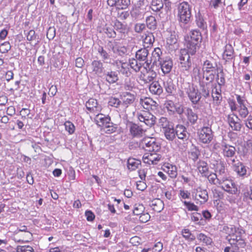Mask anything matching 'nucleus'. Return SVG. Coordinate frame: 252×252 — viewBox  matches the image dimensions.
<instances>
[{
	"label": "nucleus",
	"instance_id": "43",
	"mask_svg": "<svg viewBox=\"0 0 252 252\" xmlns=\"http://www.w3.org/2000/svg\"><path fill=\"white\" fill-rule=\"evenodd\" d=\"M108 105L116 108L121 107L120 108H122V101L118 98L113 97L110 98Z\"/></svg>",
	"mask_w": 252,
	"mask_h": 252
},
{
	"label": "nucleus",
	"instance_id": "34",
	"mask_svg": "<svg viewBox=\"0 0 252 252\" xmlns=\"http://www.w3.org/2000/svg\"><path fill=\"white\" fill-rule=\"evenodd\" d=\"M195 197L197 200L198 198L201 199L200 201L201 203H204L206 202L208 200V194L207 190L202 189H198L196 190Z\"/></svg>",
	"mask_w": 252,
	"mask_h": 252
},
{
	"label": "nucleus",
	"instance_id": "51",
	"mask_svg": "<svg viewBox=\"0 0 252 252\" xmlns=\"http://www.w3.org/2000/svg\"><path fill=\"white\" fill-rule=\"evenodd\" d=\"M16 250V252H34L33 249L30 246H18Z\"/></svg>",
	"mask_w": 252,
	"mask_h": 252
},
{
	"label": "nucleus",
	"instance_id": "54",
	"mask_svg": "<svg viewBox=\"0 0 252 252\" xmlns=\"http://www.w3.org/2000/svg\"><path fill=\"white\" fill-rule=\"evenodd\" d=\"M183 236L186 239L193 241L195 239V236L192 235L189 229H184L182 231Z\"/></svg>",
	"mask_w": 252,
	"mask_h": 252
},
{
	"label": "nucleus",
	"instance_id": "59",
	"mask_svg": "<svg viewBox=\"0 0 252 252\" xmlns=\"http://www.w3.org/2000/svg\"><path fill=\"white\" fill-rule=\"evenodd\" d=\"M65 128L69 134H72L75 130V126L74 125L69 121H66L64 123Z\"/></svg>",
	"mask_w": 252,
	"mask_h": 252
},
{
	"label": "nucleus",
	"instance_id": "38",
	"mask_svg": "<svg viewBox=\"0 0 252 252\" xmlns=\"http://www.w3.org/2000/svg\"><path fill=\"white\" fill-rule=\"evenodd\" d=\"M130 67L133 69L135 72H138L144 65L142 62H139V61L136 58H132L129 60V64Z\"/></svg>",
	"mask_w": 252,
	"mask_h": 252
},
{
	"label": "nucleus",
	"instance_id": "11",
	"mask_svg": "<svg viewBox=\"0 0 252 252\" xmlns=\"http://www.w3.org/2000/svg\"><path fill=\"white\" fill-rule=\"evenodd\" d=\"M219 185H221V188L225 191L232 194H235L237 189L234 183L231 180L229 179L228 176L222 180H220Z\"/></svg>",
	"mask_w": 252,
	"mask_h": 252
},
{
	"label": "nucleus",
	"instance_id": "50",
	"mask_svg": "<svg viewBox=\"0 0 252 252\" xmlns=\"http://www.w3.org/2000/svg\"><path fill=\"white\" fill-rule=\"evenodd\" d=\"M191 220L194 222L196 224H201L202 223L200 220H202V216L198 213H192L190 215Z\"/></svg>",
	"mask_w": 252,
	"mask_h": 252
},
{
	"label": "nucleus",
	"instance_id": "23",
	"mask_svg": "<svg viewBox=\"0 0 252 252\" xmlns=\"http://www.w3.org/2000/svg\"><path fill=\"white\" fill-rule=\"evenodd\" d=\"M233 169L240 177H244L246 176L247 167L242 162L238 161L237 164H234Z\"/></svg>",
	"mask_w": 252,
	"mask_h": 252
},
{
	"label": "nucleus",
	"instance_id": "30",
	"mask_svg": "<svg viewBox=\"0 0 252 252\" xmlns=\"http://www.w3.org/2000/svg\"><path fill=\"white\" fill-rule=\"evenodd\" d=\"M186 115L187 120L191 125H194L197 123L198 119V114L192 109L188 108L186 110Z\"/></svg>",
	"mask_w": 252,
	"mask_h": 252
},
{
	"label": "nucleus",
	"instance_id": "29",
	"mask_svg": "<svg viewBox=\"0 0 252 252\" xmlns=\"http://www.w3.org/2000/svg\"><path fill=\"white\" fill-rule=\"evenodd\" d=\"M149 91L154 94L159 95L163 92V88L158 81H154L149 86Z\"/></svg>",
	"mask_w": 252,
	"mask_h": 252
},
{
	"label": "nucleus",
	"instance_id": "52",
	"mask_svg": "<svg viewBox=\"0 0 252 252\" xmlns=\"http://www.w3.org/2000/svg\"><path fill=\"white\" fill-rule=\"evenodd\" d=\"M252 201V186H250L243 193L244 201Z\"/></svg>",
	"mask_w": 252,
	"mask_h": 252
},
{
	"label": "nucleus",
	"instance_id": "24",
	"mask_svg": "<svg viewBox=\"0 0 252 252\" xmlns=\"http://www.w3.org/2000/svg\"><path fill=\"white\" fill-rule=\"evenodd\" d=\"M222 154L224 157L233 158L236 154L235 147L225 144L222 145Z\"/></svg>",
	"mask_w": 252,
	"mask_h": 252
},
{
	"label": "nucleus",
	"instance_id": "22",
	"mask_svg": "<svg viewBox=\"0 0 252 252\" xmlns=\"http://www.w3.org/2000/svg\"><path fill=\"white\" fill-rule=\"evenodd\" d=\"M94 120L96 125L101 128H103L107 124H109L111 121L110 117L106 116L102 114H97Z\"/></svg>",
	"mask_w": 252,
	"mask_h": 252
},
{
	"label": "nucleus",
	"instance_id": "62",
	"mask_svg": "<svg viewBox=\"0 0 252 252\" xmlns=\"http://www.w3.org/2000/svg\"><path fill=\"white\" fill-rule=\"evenodd\" d=\"M199 155V151L196 148L192 149L190 153V158L194 161L196 160L198 158Z\"/></svg>",
	"mask_w": 252,
	"mask_h": 252
},
{
	"label": "nucleus",
	"instance_id": "64",
	"mask_svg": "<svg viewBox=\"0 0 252 252\" xmlns=\"http://www.w3.org/2000/svg\"><path fill=\"white\" fill-rule=\"evenodd\" d=\"M137 189L138 190L143 191L147 188V185L143 181H139L136 183Z\"/></svg>",
	"mask_w": 252,
	"mask_h": 252
},
{
	"label": "nucleus",
	"instance_id": "25",
	"mask_svg": "<svg viewBox=\"0 0 252 252\" xmlns=\"http://www.w3.org/2000/svg\"><path fill=\"white\" fill-rule=\"evenodd\" d=\"M157 74L153 70H146V72L140 75V78L144 83H149L156 77Z\"/></svg>",
	"mask_w": 252,
	"mask_h": 252
},
{
	"label": "nucleus",
	"instance_id": "45",
	"mask_svg": "<svg viewBox=\"0 0 252 252\" xmlns=\"http://www.w3.org/2000/svg\"><path fill=\"white\" fill-rule=\"evenodd\" d=\"M164 84L165 89L167 93L172 94L175 92L176 89L172 81H167Z\"/></svg>",
	"mask_w": 252,
	"mask_h": 252
},
{
	"label": "nucleus",
	"instance_id": "20",
	"mask_svg": "<svg viewBox=\"0 0 252 252\" xmlns=\"http://www.w3.org/2000/svg\"><path fill=\"white\" fill-rule=\"evenodd\" d=\"M215 171L220 180H222L228 177L227 170L225 168V163L223 162L220 161L217 164Z\"/></svg>",
	"mask_w": 252,
	"mask_h": 252
},
{
	"label": "nucleus",
	"instance_id": "55",
	"mask_svg": "<svg viewBox=\"0 0 252 252\" xmlns=\"http://www.w3.org/2000/svg\"><path fill=\"white\" fill-rule=\"evenodd\" d=\"M158 124L159 126L162 127L163 130L171 126L167 119L165 117L160 118L159 120Z\"/></svg>",
	"mask_w": 252,
	"mask_h": 252
},
{
	"label": "nucleus",
	"instance_id": "53",
	"mask_svg": "<svg viewBox=\"0 0 252 252\" xmlns=\"http://www.w3.org/2000/svg\"><path fill=\"white\" fill-rule=\"evenodd\" d=\"M212 96L215 103L219 105L222 100V96L220 93H219L216 90V92H212Z\"/></svg>",
	"mask_w": 252,
	"mask_h": 252
},
{
	"label": "nucleus",
	"instance_id": "14",
	"mask_svg": "<svg viewBox=\"0 0 252 252\" xmlns=\"http://www.w3.org/2000/svg\"><path fill=\"white\" fill-rule=\"evenodd\" d=\"M118 75V71L105 70L102 76H104V78L107 82L111 84L119 80Z\"/></svg>",
	"mask_w": 252,
	"mask_h": 252
},
{
	"label": "nucleus",
	"instance_id": "42",
	"mask_svg": "<svg viewBox=\"0 0 252 252\" xmlns=\"http://www.w3.org/2000/svg\"><path fill=\"white\" fill-rule=\"evenodd\" d=\"M117 128V125L110 121V124H107L103 128H101V130L106 133L111 134L116 132Z\"/></svg>",
	"mask_w": 252,
	"mask_h": 252
},
{
	"label": "nucleus",
	"instance_id": "60",
	"mask_svg": "<svg viewBox=\"0 0 252 252\" xmlns=\"http://www.w3.org/2000/svg\"><path fill=\"white\" fill-rule=\"evenodd\" d=\"M184 205L187 207V209L189 211H198V207L194 205L193 203L190 202H187L186 201H184L183 202Z\"/></svg>",
	"mask_w": 252,
	"mask_h": 252
},
{
	"label": "nucleus",
	"instance_id": "63",
	"mask_svg": "<svg viewBox=\"0 0 252 252\" xmlns=\"http://www.w3.org/2000/svg\"><path fill=\"white\" fill-rule=\"evenodd\" d=\"M105 33L109 38H114L116 37V32L113 29L110 28H106L105 29Z\"/></svg>",
	"mask_w": 252,
	"mask_h": 252
},
{
	"label": "nucleus",
	"instance_id": "12",
	"mask_svg": "<svg viewBox=\"0 0 252 252\" xmlns=\"http://www.w3.org/2000/svg\"><path fill=\"white\" fill-rule=\"evenodd\" d=\"M149 54V52L148 49L144 47L136 52L135 58L139 62H142L143 64L146 63L147 65H149L152 63V61L148 60V56Z\"/></svg>",
	"mask_w": 252,
	"mask_h": 252
},
{
	"label": "nucleus",
	"instance_id": "48",
	"mask_svg": "<svg viewBox=\"0 0 252 252\" xmlns=\"http://www.w3.org/2000/svg\"><path fill=\"white\" fill-rule=\"evenodd\" d=\"M197 238L199 241L203 242L207 245H210L212 243V239L203 233L199 234Z\"/></svg>",
	"mask_w": 252,
	"mask_h": 252
},
{
	"label": "nucleus",
	"instance_id": "5",
	"mask_svg": "<svg viewBox=\"0 0 252 252\" xmlns=\"http://www.w3.org/2000/svg\"><path fill=\"white\" fill-rule=\"evenodd\" d=\"M189 51L186 49H182L180 52L179 67L183 71H188L191 67V62L190 60Z\"/></svg>",
	"mask_w": 252,
	"mask_h": 252
},
{
	"label": "nucleus",
	"instance_id": "40",
	"mask_svg": "<svg viewBox=\"0 0 252 252\" xmlns=\"http://www.w3.org/2000/svg\"><path fill=\"white\" fill-rule=\"evenodd\" d=\"M163 7L162 0H152L151 4V9L155 12L159 11Z\"/></svg>",
	"mask_w": 252,
	"mask_h": 252
},
{
	"label": "nucleus",
	"instance_id": "10",
	"mask_svg": "<svg viewBox=\"0 0 252 252\" xmlns=\"http://www.w3.org/2000/svg\"><path fill=\"white\" fill-rule=\"evenodd\" d=\"M227 121L232 130L236 131L241 130L242 125L240 119L237 115L234 113L228 115L227 117Z\"/></svg>",
	"mask_w": 252,
	"mask_h": 252
},
{
	"label": "nucleus",
	"instance_id": "16",
	"mask_svg": "<svg viewBox=\"0 0 252 252\" xmlns=\"http://www.w3.org/2000/svg\"><path fill=\"white\" fill-rule=\"evenodd\" d=\"M93 72L97 76L102 77L105 70L103 66V63L100 61L94 60L91 63Z\"/></svg>",
	"mask_w": 252,
	"mask_h": 252
},
{
	"label": "nucleus",
	"instance_id": "47",
	"mask_svg": "<svg viewBox=\"0 0 252 252\" xmlns=\"http://www.w3.org/2000/svg\"><path fill=\"white\" fill-rule=\"evenodd\" d=\"M207 177L211 184L214 185L219 184L220 179L216 173H209V174H208V176H207Z\"/></svg>",
	"mask_w": 252,
	"mask_h": 252
},
{
	"label": "nucleus",
	"instance_id": "46",
	"mask_svg": "<svg viewBox=\"0 0 252 252\" xmlns=\"http://www.w3.org/2000/svg\"><path fill=\"white\" fill-rule=\"evenodd\" d=\"M97 51L104 61L110 59V55L104 49L103 47L99 46L97 49Z\"/></svg>",
	"mask_w": 252,
	"mask_h": 252
},
{
	"label": "nucleus",
	"instance_id": "37",
	"mask_svg": "<svg viewBox=\"0 0 252 252\" xmlns=\"http://www.w3.org/2000/svg\"><path fill=\"white\" fill-rule=\"evenodd\" d=\"M161 55L162 51L161 49L159 48H155L152 52L151 59L150 60L152 61V63L153 62V64H157L158 62H160L161 60H162L161 58Z\"/></svg>",
	"mask_w": 252,
	"mask_h": 252
},
{
	"label": "nucleus",
	"instance_id": "26",
	"mask_svg": "<svg viewBox=\"0 0 252 252\" xmlns=\"http://www.w3.org/2000/svg\"><path fill=\"white\" fill-rule=\"evenodd\" d=\"M114 29L120 33V38H124L127 33L126 25L123 24L122 22L116 21L114 23Z\"/></svg>",
	"mask_w": 252,
	"mask_h": 252
},
{
	"label": "nucleus",
	"instance_id": "1",
	"mask_svg": "<svg viewBox=\"0 0 252 252\" xmlns=\"http://www.w3.org/2000/svg\"><path fill=\"white\" fill-rule=\"evenodd\" d=\"M223 230L228 234L225 239L230 245L225 248L224 252H241L246 245L245 231L233 225H224Z\"/></svg>",
	"mask_w": 252,
	"mask_h": 252
},
{
	"label": "nucleus",
	"instance_id": "35",
	"mask_svg": "<svg viewBox=\"0 0 252 252\" xmlns=\"http://www.w3.org/2000/svg\"><path fill=\"white\" fill-rule=\"evenodd\" d=\"M225 50L223 54V59L226 62H228L233 58L234 49L232 46L230 45H226L225 47Z\"/></svg>",
	"mask_w": 252,
	"mask_h": 252
},
{
	"label": "nucleus",
	"instance_id": "27",
	"mask_svg": "<svg viewBox=\"0 0 252 252\" xmlns=\"http://www.w3.org/2000/svg\"><path fill=\"white\" fill-rule=\"evenodd\" d=\"M129 127L130 134L133 137L141 136L144 132L143 128L137 125L132 123L129 124Z\"/></svg>",
	"mask_w": 252,
	"mask_h": 252
},
{
	"label": "nucleus",
	"instance_id": "19",
	"mask_svg": "<svg viewBox=\"0 0 252 252\" xmlns=\"http://www.w3.org/2000/svg\"><path fill=\"white\" fill-rule=\"evenodd\" d=\"M161 69L164 74H167L170 72L173 67V62L172 60L166 57L162 59L159 62Z\"/></svg>",
	"mask_w": 252,
	"mask_h": 252
},
{
	"label": "nucleus",
	"instance_id": "9",
	"mask_svg": "<svg viewBox=\"0 0 252 252\" xmlns=\"http://www.w3.org/2000/svg\"><path fill=\"white\" fill-rule=\"evenodd\" d=\"M137 117L140 122L144 123L148 126L151 127L155 124L156 117L149 112H138Z\"/></svg>",
	"mask_w": 252,
	"mask_h": 252
},
{
	"label": "nucleus",
	"instance_id": "21",
	"mask_svg": "<svg viewBox=\"0 0 252 252\" xmlns=\"http://www.w3.org/2000/svg\"><path fill=\"white\" fill-rule=\"evenodd\" d=\"M162 169L172 178H175L177 176V168L174 165L169 163H165L163 165Z\"/></svg>",
	"mask_w": 252,
	"mask_h": 252
},
{
	"label": "nucleus",
	"instance_id": "36",
	"mask_svg": "<svg viewBox=\"0 0 252 252\" xmlns=\"http://www.w3.org/2000/svg\"><path fill=\"white\" fill-rule=\"evenodd\" d=\"M164 136L166 139L172 141L175 138V129L171 125L163 130Z\"/></svg>",
	"mask_w": 252,
	"mask_h": 252
},
{
	"label": "nucleus",
	"instance_id": "41",
	"mask_svg": "<svg viewBox=\"0 0 252 252\" xmlns=\"http://www.w3.org/2000/svg\"><path fill=\"white\" fill-rule=\"evenodd\" d=\"M147 27L150 30H155L157 28V21L153 16H149L146 19Z\"/></svg>",
	"mask_w": 252,
	"mask_h": 252
},
{
	"label": "nucleus",
	"instance_id": "6",
	"mask_svg": "<svg viewBox=\"0 0 252 252\" xmlns=\"http://www.w3.org/2000/svg\"><path fill=\"white\" fill-rule=\"evenodd\" d=\"M186 90V93L191 103L195 105L198 104L201 98V95L198 89L193 85L189 84Z\"/></svg>",
	"mask_w": 252,
	"mask_h": 252
},
{
	"label": "nucleus",
	"instance_id": "58",
	"mask_svg": "<svg viewBox=\"0 0 252 252\" xmlns=\"http://www.w3.org/2000/svg\"><path fill=\"white\" fill-rule=\"evenodd\" d=\"M11 46L8 42H5L0 45V52L2 53H6L10 50Z\"/></svg>",
	"mask_w": 252,
	"mask_h": 252
},
{
	"label": "nucleus",
	"instance_id": "8",
	"mask_svg": "<svg viewBox=\"0 0 252 252\" xmlns=\"http://www.w3.org/2000/svg\"><path fill=\"white\" fill-rule=\"evenodd\" d=\"M122 100V108H120L121 112H126V109L128 106L132 104L135 99V96L134 94L129 92H124L121 95Z\"/></svg>",
	"mask_w": 252,
	"mask_h": 252
},
{
	"label": "nucleus",
	"instance_id": "4",
	"mask_svg": "<svg viewBox=\"0 0 252 252\" xmlns=\"http://www.w3.org/2000/svg\"><path fill=\"white\" fill-rule=\"evenodd\" d=\"M178 18L179 22L184 24L189 23L191 17V7L187 1L180 3L178 6Z\"/></svg>",
	"mask_w": 252,
	"mask_h": 252
},
{
	"label": "nucleus",
	"instance_id": "28",
	"mask_svg": "<svg viewBox=\"0 0 252 252\" xmlns=\"http://www.w3.org/2000/svg\"><path fill=\"white\" fill-rule=\"evenodd\" d=\"M195 17L197 26L203 30H206L207 27V23L205 21L203 15L200 10L195 14Z\"/></svg>",
	"mask_w": 252,
	"mask_h": 252
},
{
	"label": "nucleus",
	"instance_id": "57",
	"mask_svg": "<svg viewBox=\"0 0 252 252\" xmlns=\"http://www.w3.org/2000/svg\"><path fill=\"white\" fill-rule=\"evenodd\" d=\"M120 63H121V67L120 69V72L124 75L128 76V74L130 73L128 64L126 63H122L121 62H120Z\"/></svg>",
	"mask_w": 252,
	"mask_h": 252
},
{
	"label": "nucleus",
	"instance_id": "56",
	"mask_svg": "<svg viewBox=\"0 0 252 252\" xmlns=\"http://www.w3.org/2000/svg\"><path fill=\"white\" fill-rule=\"evenodd\" d=\"M238 112L240 116L243 118H246L249 114V111L246 105L239 107Z\"/></svg>",
	"mask_w": 252,
	"mask_h": 252
},
{
	"label": "nucleus",
	"instance_id": "18",
	"mask_svg": "<svg viewBox=\"0 0 252 252\" xmlns=\"http://www.w3.org/2000/svg\"><path fill=\"white\" fill-rule=\"evenodd\" d=\"M87 109L91 112L98 113L101 109V106L99 105L96 99L90 98L86 103Z\"/></svg>",
	"mask_w": 252,
	"mask_h": 252
},
{
	"label": "nucleus",
	"instance_id": "49",
	"mask_svg": "<svg viewBox=\"0 0 252 252\" xmlns=\"http://www.w3.org/2000/svg\"><path fill=\"white\" fill-rule=\"evenodd\" d=\"M199 93L200 95L204 98H207L210 96V92L208 87L204 84H200V90Z\"/></svg>",
	"mask_w": 252,
	"mask_h": 252
},
{
	"label": "nucleus",
	"instance_id": "39",
	"mask_svg": "<svg viewBox=\"0 0 252 252\" xmlns=\"http://www.w3.org/2000/svg\"><path fill=\"white\" fill-rule=\"evenodd\" d=\"M140 164V160L133 158H129L127 160V168L131 171L135 170L138 168Z\"/></svg>",
	"mask_w": 252,
	"mask_h": 252
},
{
	"label": "nucleus",
	"instance_id": "7",
	"mask_svg": "<svg viewBox=\"0 0 252 252\" xmlns=\"http://www.w3.org/2000/svg\"><path fill=\"white\" fill-rule=\"evenodd\" d=\"M199 139L204 144L210 143L213 139L214 135L211 127L204 126L198 132Z\"/></svg>",
	"mask_w": 252,
	"mask_h": 252
},
{
	"label": "nucleus",
	"instance_id": "2",
	"mask_svg": "<svg viewBox=\"0 0 252 252\" xmlns=\"http://www.w3.org/2000/svg\"><path fill=\"white\" fill-rule=\"evenodd\" d=\"M139 147L146 151L151 152L145 153L143 157L144 162L149 164H157L161 156L157 154L160 148V144L158 140L153 137L143 138L140 142Z\"/></svg>",
	"mask_w": 252,
	"mask_h": 252
},
{
	"label": "nucleus",
	"instance_id": "3",
	"mask_svg": "<svg viewBox=\"0 0 252 252\" xmlns=\"http://www.w3.org/2000/svg\"><path fill=\"white\" fill-rule=\"evenodd\" d=\"M185 40L189 53L191 55L195 54L202 40L201 33L197 30H192L190 32V36L186 37Z\"/></svg>",
	"mask_w": 252,
	"mask_h": 252
},
{
	"label": "nucleus",
	"instance_id": "31",
	"mask_svg": "<svg viewBox=\"0 0 252 252\" xmlns=\"http://www.w3.org/2000/svg\"><path fill=\"white\" fill-rule=\"evenodd\" d=\"M142 37L143 45L146 48L151 46L155 41V37L152 32H147Z\"/></svg>",
	"mask_w": 252,
	"mask_h": 252
},
{
	"label": "nucleus",
	"instance_id": "33",
	"mask_svg": "<svg viewBox=\"0 0 252 252\" xmlns=\"http://www.w3.org/2000/svg\"><path fill=\"white\" fill-rule=\"evenodd\" d=\"M197 169L202 176L206 177L209 174L208 164L204 161H199L197 163Z\"/></svg>",
	"mask_w": 252,
	"mask_h": 252
},
{
	"label": "nucleus",
	"instance_id": "44",
	"mask_svg": "<svg viewBox=\"0 0 252 252\" xmlns=\"http://www.w3.org/2000/svg\"><path fill=\"white\" fill-rule=\"evenodd\" d=\"M130 4V0H117V9H125Z\"/></svg>",
	"mask_w": 252,
	"mask_h": 252
},
{
	"label": "nucleus",
	"instance_id": "15",
	"mask_svg": "<svg viewBox=\"0 0 252 252\" xmlns=\"http://www.w3.org/2000/svg\"><path fill=\"white\" fill-rule=\"evenodd\" d=\"M176 135L178 139L184 141L188 140L189 138V134L187 130V128L183 125H178L176 126L175 129Z\"/></svg>",
	"mask_w": 252,
	"mask_h": 252
},
{
	"label": "nucleus",
	"instance_id": "13",
	"mask_svg": "<svg viewBox=\"0 0 252 252\" xmlns=\"http://www.w3.org/2000/svg\"><path fill=\"white\" fill-rule=\"evenodd\" d=\"M139 102L143 107L148 111H155L158 109V104L150 97L141 98Z\"/></svg>",
	"mask_w": 252,
	"mask_h": 252
},
{
	"label": "nucleus",
	"instance_id": "17",
	"mask_svg": "<svg viewBox=\"0 0 252 252\" xmlns=\"http://www.w3.org/2000/svg\"><path fill=\"white\" fill-rule=\"evenodd\" d=\"M202 70L208 73H215L216 71H218L217 63L213 60H206L203 63Z\"/></svg>",
	"mask_w": 252,
	"mask_h": 252
},
{
	"label": "nucleus",
	"instance_id": "32",
	"mask_svg": "<svg viewBox=\"0 0 252 252\" xmlns=\"http://www.w3.org/2000/svg\"><path fill=\"white\" fill-rule=\"evenodd\" d=\"M150 206L154 211L158 213L161 212L164 208L163 201L158 198L153 200L151 202Z\"/></svg>",
	"mask_w": 252,
	"mask_h": 252
},
{
	"label": "nucleus",
	"instance_id": "61",
	"mask_svg": "<svg viewBox=\"0 0 252 252\" xmlns=\"http://www.w3.org/2000/svg\"><path fill=\"white\" fill-rule=\"evenodd\" d=\"M146 28V25L143 23H137L135 25L134 30L137 33H141Z\"/></svg>",
	"mask_w": 252,
	"mask_h": 252
}]
</instances>
